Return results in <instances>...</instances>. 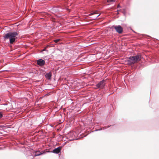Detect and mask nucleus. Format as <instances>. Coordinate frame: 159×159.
I'll use <instances>...</instances> for the list:
<instances>
[{"label":"nucleus","mask_w":159,"mask_h":159,"mask_svg":"<svg viewBox=\"0 0 159 159\" xmlns=\"http://www.w3.org/2000/svg\"><path fill=\"white\" fill-rule=\"evenodd\" d=\"M18 34L16 32H11L6 34L4 36V39H9V42L13 44L17 39Z\"/></svg>","instance_id":"nucleus-1"},{"label":"nucleus","mask_w":159,"mask_h":159,"mask_svg":"<svg viewBox=\"0 0 159 159\" xmlns=\"http://www.w3.org/2000/svg\"><path fill=\"white\" fill-rule=\"evenodd\" d=\"M141 55L139 54L134 56H130L129 57L128 60V64H133L138 63L141 61Z\"/></svg>","instance_id":"nucleus-2"},{"label":"nucleus","mask_w":159,"mask_h":159,"mask_svg":"<svg viewBox=\"0 0 159 159\" xmlns=\"http://www.w3.org/2000/svg\"><path fill=\"white\" fill-rule=\"evenodd\" d=\"M105 84V81L104 80H102L97 84L96 85V87H94V88L96 89H102L104 87Z\"/></svg>","instance_id":"nucleus-3"},{"label":"nucleus","mask_w":159,"mask_h":159,"mask_svg":"<svg viewBox=\"0 0 159 159\" xmlns=\"http://www.w3.org/2000/svg\"><path fill=\"white\" fill-rule=\"evenodd\" d=\"M113 27H114L117 32L119 34H121L123 32V28L120 25L113 26Z\"/></svg>","instance_id":"nucleus-4"},{"label":"nucleus","mask_w":159,"mask_h":159,"mask_svg":"<svg viewBox=\"0 0 159 159\" xmlns=\"http://www.w3.org/2000/svg\"><path fill=\"white\" fill-rule=\"evenodd\" d=\"M61 150V148L59 147H58L57 148H56L55 149H54L52 151V152H50L49 151H47L46 152H53L54 153H56V154H58L60 152Z\"/></svg>","instance_id":"nucleus-5"},{"label":"nucleus","mask_w":159,"mask_h":159,"mask_svg":"<svg viewBox=\"0 0 159 159\" xmlns=\"http://www.w3.org/2000/svg\"><path fill=\"white\" fill-rule=\"evenodd\" d=\"M37 63L39 65L43 66L44 65L45 63V61L42 59H40L37 61Z\"/></svg>","instance_id":"nucleus-6"},{"label":"nucleus","mask_w":159,"mask_h":159,"mask_svg":"<svg viewBox=\"0 0 159 159\" xmlns=\"http://www.w3.org/2000/svg\"><path fill=\"white\" fill-rule=\"evenodd\" d=\"M46 153L45 152H40L39 151H37L35 152V156H39L42 154L45 153Z\"/></svg>","instance_id":"nucleus-7"},{"label":"nucleus","mask_w":159,"mask_h":159,"mask_svg":"<svg viewBox=\"0 0 159 159\" xmlns=\"http://www.w3.org/2000/svg\"><path fill=\"white\" fill-rule=\"evenodd\" d=\"M51 76V74L50 73L47 74L45 75L46 77L49 79H50Z\"/></svg>","instance_id":"nucleus-8"},{"label":"nucleus","mask_w":159,"mask_h":159,"mask_svg":"<svg viewBox=\"0 0 159 159\" xmlns=\"http://www.w3.org/2000/svg\"><path fill=\"white\" fill-rule=\"evenodd\" d=\"M116 0H107V2H114Z\"/></svg>","instance_id":"nucleus-9"},{"label":"nucleus","mask_w":159,"mask_h":159,"mask_svg":"<svg viewBox=\"0 0 159 159\" xmlns=\"http://www.w3.org/2000/svg\"><path fill=\"white\" fill-rule=\"evenodd\" d=\"M97 13H96V12L95 11L93 12V13H90L89 15H94V14H96Z\"/></svg>","instance_id":"nucleus-10"},{"label":"nucleus","mask_w":159,"mask_h":159,"mask_svg":"<svg viewBox=\"0 0 159 159\" xmlns=\"http://www.w3.org/2000/svg\"><path fill=\"white\" fill-rule=\"evenodd\" d=\"M59 41V39H56V40H54L55 42L56 43H57L58 42V41Z\"/></svg>","instance_id":"nucleus-11"},{"label":"nucleus","mask_w":159,"mask_h":159,"mask_svg":"<svg viewBox=\"0 0 159 159\" xmlns=\"http://www.w3.org/2000/svg\"><path fill=\"white\" fill-rule=\"evenodd\" d=\"M2 114L0 112V119L2 117Z\"/></svg>","instance_id":"nucleus-12"},{"label":"nucleus","mask_w":159,"mask_h":159,"mask_svg":"<svg viewBox=\"0 0 159 159\" xmlns=\"http://www.w3.org/2000/svg\"><path fill=\"white\" fill-rule=\"evenodd\" d=\"M106 128H107L106 127H103V128H101L100 129H99V130H102V129H106Z\"/></svg>","instance_id":"nucleus-13"},{"label":"nucleus","mask_w":159,"mask_h":159,"mask_svg":"<svg viewBox=\"0 0 159 159\" xmlns=\"http://www.w3.org/2000/svg\"><path fill=\"white\" fill-rule=\"evenodd\" d=\"M123 13L124 14H125V9H124V11H123Z\"/></svg>","instance_id":"nucleus-14"},{"label":"nucleus","mask_w":159,"mask_h":159,"mask_svg":"<svg viewBox=\"0 0 159 159\" xmlns=\"http://www.w3.org/2000/svg\"><path fill=\"white\" fill-rule=\"evenodd\" d=\"M99 15H100L99 14V15H96L95 16H96V17L97 18V17H98V16H99Z\"/></svg>","instance_id":"nucleus-15"},{"label":"nucleus","mask_w":159,"mask_h":159,"mask_svg":"<svg viewBox=\"0 0 159 159\" xmlns=\"http://www.w3.org/2000/svg\"><path fill=\"white\" fill-rule=\"evenodd\" d=\"M119 7H120V5H118V6H117V8H119Z\"/></svg>","instance_id":"nucleus-16"},{"label":"nucleus","mask_w":159,"mask_h":159,"mask_svg":"<svg viewBox=\"0 0 159 159\" xmlns=\"http://www.w3.org/2000/svg\"><path fill=\"white\" fill-rule=\"evenodd\" d=\"M120 11V10H117V11Z\"/></svg>","instance_id":"nucleus-17"}]
</instances>
